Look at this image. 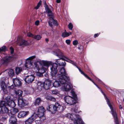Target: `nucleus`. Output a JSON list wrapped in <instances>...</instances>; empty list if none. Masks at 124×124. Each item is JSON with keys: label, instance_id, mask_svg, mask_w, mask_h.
<instances>
[{"label": "nucleus", "instance_id": "nucleus-53", "mask_svg": "<svg viewBox=\"0 0 124 124\" xmlns=\"http://www.w3.org/2000/svg\"><path fill=\"white\" fill-rule=\"evenodd\" d=\"M43 70L42 72V73H43L46 72V69L45 68H44V67H42L41 70Z\"/></svg>", "mask_w": 124, "mask_h": 124}, {"label": "nucleus", "instance_id": "nucleus-60", "mask_svg": "<svg viewBox=\"0 0 124 124\" xmlns=\"http://www.w3.org/2000/svg\"><path fill=\"white\" fill-rule=\"evenodd\" d=\"M56 2L57 3H60L61 2V0H56Z\"/></svg>", "mask_w": 124, "mask_h": 124}, {"label": "nucleus", "instance_id": "nucleus-32", "mask_svg": "<svg viewBox=\"0 0 124 124\" xmlns=\"http://www.w3.org/2000/svg\"><path fill=\"white\" fill-rule=\"evenodd\" d=\"M39 116L36 113H34L30 117H31L33 120L34 121Z\"/></svg>", "mask_w": 124, "mask_h": 124}, {"label": "nucleus", "instance_id": "nucleus-62", "mask_svg": "<svg viewBox=\"0 0 124 124\" xmlns=\"http://www.w3.org/2000/svg\"><path fill=\"white\" fill-rule=\"evenodd\" d=\"M71 110H72V111L73 110V111H74V112H76L75 110H74V108H72L71 109Z\"/></svg>", "mask_w": 124, "mask_h": 124}, {"label": "nucleus", "instance_id": "nucleus-46", "mask_svg": "<svg viewBox=\"0 0 124 124\" xmlns=\"http://www.w3.org/2000/svg\"><path fill=\"white\" fill-rule=\"evenodd\" d=\"M6 47L5 46H3L0 48V52L4 51L6 50Z\"/></svg>", "mask_w": 124, "mask_h": 124}, {"label": "nucleus", "instance_id": "nucleus-11", "mask_svg": "<svg viewBox=\"0 0 124 124\" xmlns=\"http://www.w3.org/2000/svg\"><path fill=\"white\" fill-rule=\"evenodd\" d=\"M13 59V56H7L1 59L0 63L2 64L7 65L9 63L11 62Z\"/></svg>", "mask_w": 124, "mask_h": 124}, {"label": "nucleus", "instance_id": "nucleus-55", "mask_svg": "<svg viewBox=\"0 0 124 124\" xmlns=\"http://www.w3.org/2000/svg\"><path fill=\"white\" fill-rule=\"evenodd\" d=\"M35 122L36 124H40L41 122L39 120H37L35 121Z\"/></svg>", "mask_w": 124, "mask_h": 124}, {"label": "nucleus", "instance_id": "nucleus-16", "mask_svg": "<svg viewBox=\"0 0 124 124\" xmlns=\"http://www.w3.org/2000/svg\"><path fill=\"white\" fill-rule=\"evenodd\" d=\"M29 114L28 111H20L18 114V116L19 118H23L25 117Z\"/></svg>", "mask_w": 124, "mask_h": 124}, {"label": "nucleus", "instance_id": "nucleus-50", "mask_svg": "<svg viewBox=\"0 0 124 124\" xmlns=\"http://www.w3.org/2000/svg\"><path fill=\"white\" fill-rule=\"evenodd\" d=\"M78 43V42L77 40H75L73 41V44L74 46L77 45Z\"/></svg>", "mask_w": 124, "mask_h": 124}, {"label": "nucleus", "instance_id": "nucleus-24", "mask_svg": "<svg viewBox=\"0 0 124 124\" xmlns=\"http://www.w3.org/2000/svg\"><path fill=\"white\" fill-rule=\"evenodd\" d=\"M45 109L43 107H40L38 108L37 111V114L39 116L43 115H44Z\"/></svg>", "mask_w": 124, "mask_h": 124}, {"label": "nucleus", "instance_id": "nucleus-54", "mask_svg": "<svg viewBox=\"0 0 124 124\" xmlns=\"http://www.w3.org/2000/svg\"><path fill=\"white\" fill-rule=\"evenodd\" d=\"M10 50L11 51V54H13L14 51V50L12 47H11L10 48Z\"/></svg>", "mask_w": 124, "mask_h": 124}, {"label": "nucleus", "instance_id": "nucleus-59", "mask_svg": "<svg viewBox=\"0 0 124 124\" xmlns=\"http://www.w3.org/2000/svg\"><path fill=\"white\" fill-rule=\"evenodd\" d=\"M14 86L12 85L10 86V88L11 89H13L14 88Z\"/></svg>", "mask_w": 124, "mask_h": 124}, {"label": "nucleus", "instance_id": "nucleus-2", "mask_svg": "<svg viewBox=\"0 0 124 124\" xmlns=\"http://www.w3.org/2000/svg\"><path fill=\"white\" fill-rule=\"evenodd\" d=\"M56 77L59 79L60 82L62 84L67 83L70 80L65 69L63 67L60 68L59 70L58 74Z\"/></svg>", "mask_w": 124, "mask_h": 124}, {"label": "nucleus", "instance_id": "nucleus-47", "mask_svg": "<svg viewBox=\"0 0 124 124\" xmlns=\"http://www.w3.org/2000/svg\"><path fill=\"white\" fill-rule=\"evenodd\" d=\"M68 27L70 30H72L73 28V26L72 24L71 23H70L68 25Z\"/></svg>", "mask_w": 124, "mask_h": 124}, {"label": "nucleus", "instance_id": "nucleus-41", "mask_svg": "<svg viewBox=\"0 0 124 124\" xmlns=\"http://www.w3.org/2000/svg\"><path fill=\"white\" fill-rule=\"evenodd\" d=\"M1 116H2V117H1V119L2 121H4L6 120L7 117L6 115H5L4 114H3L1 115Z\"/></svg>", "mask_w": 124, "mask_h": 124}, {"label": "nucleus", "instance_id": "nucleus-52", "mask_svg": "<svg viewBox=\"0 0 124 124\" xmlns=\"http://www.w3.org/2000/svg\"><path fill=\"white\" fill-rule=\"evenodd\" d=\"M66 42L68 45H70V41L69 39H67L66 40Z\"/></svg>", "mask_w": 124, "mask_h": 124}, {"label": "nucleus", "instance_id": "nucleus-37", "mask_svg": "<svg viewBox=\"0 0 124 124\" xmlns=\"http://www.w3.org/2000/svg\"><path fill=\"white\" fill-rule=\"evenodd\" d=\"M65 58L66 59H64L65 61L72 63L73 65L75 66L76 67H77V66L76 65L75 63L72 60H70L69 59H67L66 58Z\"/></svg>", "mask_w": 124, "mask_h": 124}, {"label": "nucleus", "instance_id": "nucleus-26", "mask_svg": "<svg viewBox=\"0 0 124 124\" xmlns=\"http://www.w3.org/2000/svg\"><path fill=\"white\" fill-rule=\"evenodd\" d=\"M56 62L57 63L58 65L60 66H65L66 65V62H62L60 59H57L56 60Z\"/></svg>", "mask_w": 124, "mask_h": 124}, {"label": "nucleus", "instance_id": "nucleus-25", "mask_svg": "<svg viewBox=\"0 0 124 124\" xmlns=\"http://www.w3.org/2000/svg\"><path fill=\"white\" fill-rule=\"evenodd\" d=\"M42 101L41 99L40 98H38L35 99L33 102V104L34 105L36 106H39L40 104Z\"/></svg>", "mask_w": 124, "mask_h": 124}, {"label": "nucleus", "instance_id": "nucleus-4", "mask_svg": "<svg viewBox=\"0 0 124 124\" xmlns=\"http://www.w3.org/2000/svg\"><path fill=\"white\" fill-rule=\"evenodd\" d=\"M53 78L54 79H57L58 80V81H56L53 83V86L55 87H57L61 85L62 90L66 91L70 90L72 87V85L69 83L68 84V82L63 84H61L59 81V79H58L56 77H55V78L53 77Z\"/></svg>", "mask_w": 124, "mask_h": 124}, {"label": "nucleus", "instance_id": "nucleus-28", "mask_svg": "<svg viewBox=\"0 0 124 124\" xmlns=\"http://www.w3.org/2000/svg\"><path fill=\"white\" fill-rule=\"evenodd\" d=\"M7 105L12 108H13L16 105L15 102L12 100L7 103Z\"/></svg>", "mask_w": 124, "mask_h": 124}, {"label": "nucleus", "instance_id": "nucleus-14", "mask_svg": "<svg viewBox=\"0 0 124 124\" xmlns=\"http://www.w3.org/2000/svg\"><path fill=\"white\" fill-rule=\"evenodd\" d=\"M44 7L46 13L47 14L48 16H49V18L53 17V14L52 11L49 8L48 5L46 2L44 3Z\"/></svg>", "mask_w": 124, "mask_h": 124}, {"label": "nucleus", "instance_id": "nucleus-57", "mask_svg": "<svg viewBox=\"0 0 124 124\" xmlns=\"http://www.w3.org/2000/svg\"><path fill=\"white\" fill-rule=\"evenodd\" d=\"M39 20L36 21L35 22V24L36 25H38L39 24Z\"/></svg>", "mask_w": 124, "mask_h": 124}, {"label": "nucleus", "instance_id": "nucleus-63", "mask_svg": "<svg viewBox=\"0 0 124 124\" xmlns=\"http://www.w3.org/2000/svg\"><path fill=\"white\" fill-rule=\"evenodd\" d=\"M46 42H47L48 41V38H46Z\"/></svg>", "mask_w": 124, "mask_h": 124}, {"label": "nucleus", "instance_id": "nucleus-39", "mask_svg": "<svg viewBox=\"0 0 124 124\" xmlns=\"http://www.w3.org/2000/svg\"><path fill=\"white\" fill-rule=\"evenodd\" d=\"M5 83L2 80L0 82V86L1 88L3 90L5 89Z\"/></svg>", "mask_w": 124, "mask_h": 124}, {"label": "nucleus", "instance_id": "nucleus-43", "mask_svg": "<svg viewBox=\"0 0 124 124\" xmlns=\"http://www.w3.org/2000/svg\"><path fill=\"white\" fill-rule=\"evenodd\" d=\"M19 111L18 109L16 108H14L13 109V110L12 111V113L13 114H16Z\"/></svg>", "mask_w": 124, "mask_h": 124}, {"label": "nucleus", "instance_id": "nucleus-34", "mask_svg": "<svg viewBox=\"0 0 124 124\" xmlns=\"http://www.w3.org/2000/svg\"><path fill=\"white\" fill-rule=\"evenodd\" d=\"M33 36V38L37 40L40 39L42 38V36L41 35H34V36Z\"/></svg>", "mask_w": 124, "mask_h": 124}, {"label": "nucleus", "instance_id": "nucleus-17", "mask_svg": "<svg viewBox=\"0 0 124 124\" xmlns=\"http://www.w3.org/2000/svg\"><path fill=\"white\" fill-rule=\"evenodd\" d=\"M44 88L46 90L49 89L51 85V82L50 81L48 80H45L44 83Z\"/></svg>", "mask_w": 124, "mask_h": 124}, {"label": "nucleus", "instance_id": "nucleus-56", "mask_svg": "<svg viewBox=\"0 0 124 124\" xmlns=\"http://www.w3.org/2000/svg\"><path fill=\"white\" fill-rule=\"evenodd\" d=\"M79 122L80 123V121L78 122L77 121H74V124H79ZM83 124H84V123L83 122Z\"/></svg>", "mask_w": 124, "mask_h": 124}, {"label": "nucleus", "instance_id": "nucleus-22", "mask_svg": "<svg viewBox=\"0 0 124 124\" xmlns=\"http://www.w3.org/2000/svg\"><path fill=\"white\" fill-rule=\"evenodd\" d=\"M53 53L59 58H60V56L62 57L63 55L62 51L59 49H57L55 51L53 52Z\"/></svg>", "mask_w": 124, "mask_h": 124}, {"label": "nucleus", "instance_id": "nucleus-9", "mask_svg": "<svg viewBox=\"0 0 124 124\" xmlns=\"http://www.w3.org/2000/svg\"><path fill=\"white\" fill-rule=\"evenodd\" d=\"M61 105L58 103H56L54 105H50L47 107V109L52 113H54L59 110Z\"/></svg>", "mask_w": 124, "mask_h": 124}, {"label": "nucleus", "instance_id": "nucleus-48", "mask_svg": "<svg viewBox=\"0 0 124 124\" xmlns=\"http://www.w3.org/2000/svg\"><path fill=\"white\" fill-rule=\"evenodd\" d=\"M36 75L37 76L39 77H41L42 76V73L38 72H36Z\"/></svg>", "mask_w": 124, "mask_h": 124}, {"label": "nucleus", "instance_id": "nucleus-29", "mask_svg": "<svg viewBox=\"0 0 124 124\" xmlns=\"http://www.w3.org/2000/svg\"><path fill=\"white\" fill-rule=\"evenodd\" d=\"M33 121L31 117H30L25 121V124H31Z\"/></svg>", "mask_w": 124, "mask_h": 124}, {"label": "nucleus", "instance_id": "nucleus-36", "mask_svg": "<svg viewBox=\"0 0 124 124\" xmlns=\"http://www.w3.org/2000/svg\"><path fill=\"white\" fill-rule=\"evenodd\" d=\"M7 105V103H6L5 101H1L0 102V108H1L2 107L6 106Z\"/></svg>", "mask_w": 124, "mask_h": 124}, {"label": "nucleus", "instance_id": "nucleus-23", "mask_svg": "<svg viewBox=\"0 0 124 124\" xmlns=\"http://www.w3.org/2000/svg\"><path fill=\"white\" fill-rule=\"evenodd\" d=\"M93 79H96L98 81H99L102 84V85H104L105 86L106 88V89L110 93H112L113 91V90L111 89L108 87V86H107L106 85H105L103 82H102V81H101V80H100V79H98V78H96L95 77V76H94L93 75Z\"/></svg>", "mask_w": 124, "mask_h": 124}, {"label": "nucleus", "instance_id": "nucleus-30", "mask_svg": "<svg viewBox=\"0 0 124 124\" xmlns=\"http://www.w3.org/2000/svg\"><path fill=\"white\" fill-rule=\"evenodd\" d=\"M15 70L16 73L18 74L22 71V68L20 67H17L16 68Z\"/></svg>", "mask_w": 124, "mask_h": 124}, {"label": "nucleus", "instance_id": "nucleus-64", "mask_svg": "<svg viewBox=\"0 0 124 124\" xmlns=\"http://www.w3.org/2000/svg\"><path fill=\"white\" fill-rule=\"evenodd\" d=\"M78 49H80V47H78Z\"/></svg>", "mask_w": 124, "mask_h": 124}, {"label": "nucleus", "instance_id": "nucleus-3", "mask_svg": "<svg viewBox=\"0 0 124 124\" xmlns=\"http://www.w3.org/2000/svg\"><path fill=\"white\" fill-rule=\"evenodd\" d=\"M93 84H94L96 85V86L98 87V88L100 90L101 92L104 96L105 99L107 103L108 104V106L111 109V113L112 115L113 116V117L114 118L115 122L116 124H119L117 114H116L115 110H114V108L112 107L109 99L107 98V96H106L104 93L103 92L102 90L94 82Z\"/></svg>", "mask_w": 124, "mask_h": 124}, {"label": "nucleus", "instance_id": "nucleus-13", "mask_svg": "<svg viewBox=\"0 0 124 124\" xmlns=\"http://www.w3.org/2000/svg\"><path fill=\"white\" fill-rule=\"evenodd\" d=\"M35 78V76L33 75H28L25 78L24 80L26 83H31L34 81Z\"/></svg>", "mask_w": 124, "mask_h": 124}, {"label": "nucleus", "instance_id": "nucleus-1", "mask_svg": "<svg viewBox=\"0 0 124 124\" xmlns=\"http://www.w3.org/2000/svg\"><path fill=\"white\" fill-rule=\"evenodd\" d=\"M56 77L59 79L60 82L62 84L67 83L70 80L65 69L63 67L60 68L59 70L58 74Z\"/></svg>", "mask_w": 124, "mask_h": 124}, {"label": "nucleus", "instance_id": "nucleus-19", "mask_svg": "<svg viewBox=\"0 0 124 124\" xmlns=\"http://www.w3.org/2000/svg\"><path fill=\"white\" fill-rule=\"evenodd\" d=\"M17 119L15 116L13 115L9 118V121L10 124H17L16 123Z\"/></svg>", "mask_w": 124, "mask_h": 124}, {"label": "nucleus", "instance_id": "nucleus-12", "mask_svg": "<svg viewBox=\"0 0 124 124\" xmlns=\"http://www.w3.org/2000/svg\"><path fill=\"white\" fill-rule=\"evenodd\" d=\"M26 101L23 98L18 99V105L20 108H22L27 105Z\"/></svg>", "mask_w": 124, "mask_h": 124}, {"label": "nucleus", "instance_id": "nucleus-61", "mask_svg": "<svg viewBox=\"0 0 124 124\" xmlns=\"http://www.w3.org/2000/svg\"><path fill=\"white\" fill-rule=\"evenodd\" d=\"M119 108L120 109H122V107L121 105H120L119 106Z\"/></svg>", "mask_w": 124, "mask_h": 124}, {"label": "nucleus", "instance_id": "nucleus-44", "mask_svg": "<svg viewBox=\"0 0 124 124\" xmlns=\"http://www.w3.org/2000/svg\"><path fill=\"white\" fill-rule=\"evenodd\" d=\"M42 3V1L40 0L38 3L37 6L34 7V8L36 9H37L39 7Z\"/></svg>", "mask_w": 124, "mask_h": 124}, {"label": "nucleus", "instance_id": "nucleus-7", "mask_svg": "<svg viewBox=\"0 0 124 124\" xmlns=\"http://www.w3.org/2000/svg\"><path fill=\"white\" fill-rule=\"evenodd\" d=\"M36 56L33 55L29 57L25 60V67L27 68L30 69L33 67V60L36 58Z\"/></svg>", "mask_w": 124, "mask_h": 124}, {"label": "nucleus", "instance_id": "nucleus-33", "mask_svg": "<svg viewBox=\"0 0 124 124\" xmlns=\"http://www.w3.org/2000/svg\"><path fill=\"white\" fill-rule=\"evenodd\" d=\"M8 73V75L9 76L13 75L14 73V71L12 69H9L7 70Z\"/></svg>", "mask_w": 124, "mask_h": 124}, {"label": "nucleus", "instance_id": "nucleus-18", "mask_svg": "<svg viewBox=\"0 0 124 124\" xmlns=\"http://www.w3.org/2000/svg\"><path fill=\"white\" fill-rule=\"evenodd\" d=\"M52 23L55 26H57L58 25L57 22L54 19L53 17L49 18V20L48 21L49 25L51 27L53 26Z\"/></svg>", "mask_w": 124, "mask_h": 124}, {"label": "nucleus", "instance_id": "nucleus-5", "mask_svg": "<svg viewBox=\"0 0 124 124\" xmlns=\"http://www.w3.org/2000/svg\"><path fill=\"white\" fill-rule=\"evenodd\" d=\"M70 93L74 98H72L69 96H66L64 97V99L67 104L72 105L76 103V95L75 92L73 91H71Z\"/></svg>", "mask_w": 124, "mask_h": 124}, {"label": "nucleus", "instance_id": "nucleus-21", "mask_svg": "<svg viewBox=\"0 0 124 124\" xmlns=\"http://www.w3.org/2000/svg\"><path fill=\"white\" fill-rule=\"evenodd\" d=\"M13 81L15 86H19L21 85V82L18 78H13Z\"/></svg>", "mask_w": 124, "mask_h": 124}, {"label": "nucleus", "instance_id": "nucleus-42", "mask_svg": "<svg viewBox=\"0 0 124 124\" xmlns=\"http://www.w3.org/2000/svg\"><path fill=\"white\" fill-rule=\"evenodd\" d=\"M11 98V97L9 96H8L6 97L5 99L7 103L12 100Z\"/></svg>", "mask_w": 124, "mask_h": 124}, {"label": "nucleus", "instance_id": "nucleus-8", "mask_svg": "<svg viewBox=\"0 0 124 124\" xmlns=\"http://www.w3.org/2000/svg\"><path fill=\"white\" fill-rule=\"evenodd\" d=\"M66 116L71 120H73V121H77L78 122L80 121V123L79 122V124H83V122L78 115L68 113L66 115Z\"/></svg>", "mask_w": 124, "mask_h": 124}, {"label": "nucleus", "instance_id": "nucleus-6", "mask_svg": "<svg viewBox=\"0 0 124 124\" xmlns=\"http://www.w3.org/2000/svg\"><path fill=\"white\" fill-rule=\"evenodd\" d=\"M37 62H39L41 65L45 66L47 68L52 63V62L51 61L41 60L35 62L34 63L35 66L34 68L36 70V71H38L40 70L39 66L37 64Z\"/></svg>", "mask_w": 124, "mask_h": 124}, {"label": "nucleus", "instance_id": "nucleus-40", "mask_svg": "<svg viewBox=\"0 0 124 124\" xmlns=\"http://www.w3.org/2000/svg\"><path fill=\"white\" fill-rule=\"evenodd\" d=\"M46 99L52 101H56L55 99L52 96H48L46 98Z\"/></svg>", "mask_w": 124, "mask_h": 124}, {"label": "nucleus", "instance_id": "nucleus-27", "mask_svg": "<svg viewBox=\"0 0 124 124\" xmlns=\"http://www.w3.org/2000/svg\"><path fill=\"white\" fill-rule=\"evenodd\" d=\"M37 85L38 89L42 90V88H44V83H43L41 81L37 83Z\"/></svg>", "mask_w": 124, "mask_h": 124}, {"label": "nucleus", "instance_id": "nucleus-31", "mask_svg": "<svg viewBox=\"0 0 124 124\" xmlns=\"http://www.w3.org/2000/svg\"><path fill=\"white\" fill-rule=\"evenodd\" d=\"M71 32H64L62 33V37H65L68 36L70 35H71Z\"/></svg>", "mask_w": 124, "mask_h": 124}, {"label": "nucleus", "instance_id": "nucleus-45", "mask_svg": "<svg viewBox=\"0 0 124 124\" xmlns=\"http://www.w3.org/2000/svg\"><path fill=\"white\" fill-rule=\"evenodd\" d=\"M39 116V117L40 119L44 121L46 119V117L44 115H40Z\"/></svg>", "mask_w": 124, "mask_h": 124}, {"label": "nucleus", "instance_id": "nucleus-51", "mask_svg": "<svg viewBox=\"0 0 124 124\" xmlns=\"http://www.w3.org/2000/svg\"><path fill=\"white\" fill-rule=\"evenodd\" d=\"M52 93L53 94H56L57 93L58 91L56 90H54L52 91Z\"/></svg>", "mask_w": 124, "mask_h": 124}, {"label": "nucleus", "instance_id": "nucleus-20", "mask_svg": "<svg viewBox=\"0 0 124 124\" xmlns=\"http://www.w3.org/2000/svg\"><path fill=\"white\" fill-rule=\"evenodd\" d=\"M1 108L0 111V113L2 115L4 114L5 115H7L9 111L8 109L6 106L3 107Z\"/></svg>", "mask_w": 124, "mask_h": 124}, {"label": "nucleus", "instance_id": "nucleus-38", "mask_svg": "<svg viewBox=\"0 0 124 124\" xmlns=\"http://www.w3.org/2000/svg\"><path fill=\"white\" fill-rule=\"evenodd\" d=\"M79 70L81 72V74L84 75L88 79L91 80V81H92V82H93V81L86 74H85L82 71L80 70L79 69Z\"/></svg>", "mask_w": 124, "mask_h": 124}, {"label": "nucleus", "instance_id": "nucleus-15", "mask_svg": "<svg viewBox=\"0 0 124 124\" xmlns=\"http://www.w3.org/2000/svg\"><path fill=\"white\" fill-rule=\"evenodd\" d=\"M17 42L18 43V45L21 46H26L28 44L27 42L21 38L17 39Z\"/></svg>", "mask_w": 124, "mask_h": 124}, {"label": "nucleus", "instance_id": "nucleus-10", "mask_svg": "<svg viewBox=\"0 0 124 124\" xmlns=\"http://www.w3.org/2000/svg\"><path fill=\"white\" fill-rule=\"evenodd\" d=\"M52 63L50 65H52V67H51V73L53 77H56V74L57 71V68L58 67V66L56 63Z\"/></svg>", "mask_w": 124, "mask_h": 124}, {"label": "nucleus", "instance_id": "nucleus-58", "mask_svg": "<svg viewBox=\"0 0 124 124\" xmlns=\"http://www.w3.org/2000/svg\"><path fill=\"white\" fill-rule=\"evenodd\" d=\"M100 34V33H98L95 34L94 35V38H96V37H98V36Z\"/></svg>", "mask_w": 124, "mask_h": 124}, {"label": "nucleus", "instance_id": "nucleus-35", "mask_svg": "<svg viewBox=\"0 0 124 124\" xmlns=\"http://www.w3.org/2000/svg\"><path fill=\"white\" fill-rule=\"evenodd\" d=\"M16 95L18 96H21L23 93V92L21 90H18L16 92Z\"/></svg>", "mask_w": 124, "mask_h": 124}, {"label": "nucleus", "instance_id": "nucleus-49", "mask_svg": "<svg viewBox=\"0 0 124 124\" xmlns=\"http://www.w3.org/2000/svg\"><path fill=\"white\" fill-rule=\"evenodd\" d=\"M27 36L28 37H31L33 38V36H34V35L32 34L31 33L29 32L27 33Z\"/></svg>", "mask_w": 124, "mask_h": 124}]
</instances>
